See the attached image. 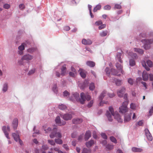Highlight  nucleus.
Listing matches in <instances>:
<instances>
[{
    "mask_svg": "<svg viewBox=\"0 0 153 153\" xmlns=\"http://www.w3.org/2000/svg\"><path fill=\"white\" fill-rule=\"evenodd\" d=\"M91 99V97L88 95V93L85 94L82 92L80 94V98L79 99V102L81 104H84L86 100L89 101Z\"/></svg>",
    "mask_w": 153,
    "mask_h": 153,
    "instance_id": "1",
    "label": "nucleus"
},
{
    "mask_svg": "<svg viewBox=\"0 0 153 153\" xmlns=\"http://www.w3.org/2000/svg\"><path fill=\"white\" fill-rule=\"evenodd\" d=\"M109 111L111 113V115L114 116V118L117 120L119 122H122L123 120L121 118L120 116L118 113L117 112H114V109L112 107L110 106L109 107Z\"/></svg>",
    "mask_w": 153,
    "mask_h": 153,
    "instance_id": "2",
    "label": "nucleus"
},
{
    "mask_svg": "<svg viewBox=\"0 0 153 153\" xmlns=\"http://www.w3.org/2000/svg\"><path fill=\"white\" fill-rule=\"evenodd\" d=\"M109 111L111 113V115L114 116V118L117 120L119 122H122L123 120L121 118L120 116L118 113L117 112H114V109L112 107L110 106L109 107Z\"/></svg>",
    "mask_w": 153,
    "mask_h": 153,
    "instance_id": "3",
    "label": "nucleus"
},
{
    "mask_svg": "<svg viewBox=\"0 0 153 153\" xmlns=\"http://www.w3.org/2000/svg\"><path fill=\"white\" fill-rule=\"evenodd\" d=\"M141 42L144 44V48L146 50H148L150 48V44L153 42V39H144L141 41Z\"/></svg>",
    "mask_w": 153,
    "mask_h": 153,
    "instance_id": "4",
    "label": "nucleus"
},
{
    "mask_svg": "<svg viewBox=\"0 0 153 153\" xmlns=\"http://www.w3.org/2000/svg\"><path fill=\"white\" fill-rule=\"evenodd\" d=\"M57 129L56 128H53L51 134L50 135V137L51 138H53L55 137L60 138L62 137V135L59 132H57Z\"/></svg>",
    "mask_w": 153,
    "mask_h": 153,
    "instance_id": "5",
    "label": "nucleus"
},
{
    "mask_svg": "<svg viewBox=\"0 0 153 153\" xmlns=\"http://www.w3.org/2000/svg\"><path fill=\"white\" fill-rule=\"evenodd\" d=\"M128 102L126 101L123 102L122 104V105L119 108V112L123 114H124L126 112H128V108L127 106Z\"/></svg>",
    "mask_w": 153,
    "mask_h": 153,
    "instance_id": "6",
    "label": "nucleus"
},
{
    "mask_svg": "<svg viewBox=\"0 0 153 153\" xmlns=\"http://www.w3.org/2000/svg\"><path fill=\"white\" fill-rule=\"evenodd\" d=\"M2 129L7 138L9 139L10 138L8 136V133L7 131H10V127L7 126V128L6 126H4L2 127Z\"/></svg>",
    "mask_w": 153,
    "mask_h": 153,
    "instance_id": "7",
    "label": "nucleus"
},
{
    "mask_svg": "<svg viewBox=\"0 0 153 153\" xmlns=\"http://www.w3.org/2000/svg\"><path fill=\"white\" fill-rule=\"evenodd\" d=\"M12 136L13 137L14 140L16 141L17 142L18 141H19V142L21 145H22V142L20 139L19 135V134L15 133H13L12 134Z\"/></svg>",
    "mask_w": 153,
    "mask_h": 153,
    "instance_id": "8",
    "label": "nucleus"
},
{
    "mask_svg": "<svg viewBox=\"0 0 153 153\" xmlns=\"http://www.w3.org/2000/svg\"><path fill=\"white\" fill-rule=\"evenodd\" d=\"M33 56L29 54H27L23 56L22 58V60L29 61L32 60L33 59Z\"/></svg>",
    "mask_w": 153,
    "mask_h": 153,
    "instance_id": "9",
    "label": "nucleus"
},
{
    "mask_svg": "<svg viewBox=\"0 0 153 153\" xmlns=\"http://www.w3.org/2000/svg\"><path fill=\"white\" fill-rule=\"evenodd\" d=\"M55 121L56 123L60 126H63L66 123V122L65 121L61 122L60 118L59 116H57L56 117Z\"/></svg>",
    "mask_w": 153,
    "mask_h": 153,
    "instance_id": "10",
    "label": "nucleus"
},
{
    "mask_svg": "<svg viewBox=\"0 0 153 153\" xmlns=\"http://www.w3.org/2000/svg\"><path fill=\"white\" fill-rule=\"evenodd\" d=\"M104 97H105V99H107L108 98V93L105 91H103L101 93L99 97V99L100 100H102Z\"/></svg>",
    "mask_w": 153,
    "mask_h": 153,
    "instance_id": "11",
    "label": "nucleus"
},
{
    "mask_svg": "<svg viewBox=\"0 0 153 153\" xmlns=\"http://www.w3.org/2000/svg\"><path fill=\"white\" fill-rule=\"evenodd\" d=\"M72 117V115L70 114H66L62 116V118L65 120H70Z\"/></svg>",
    "mask_w": 153,
    "mask_h": 153,
    "instance_id": "12",
    "label": "nucleus"
},
{
    "mask_svg": "<svg viewBox=\"0 0 153 153\" xmlns=\"http://www.w3.org/2000/svg\"><path fill=\"white\" fill-rule=\"evenodd\" d=\"M82 43L84 45H90L92 43V41L89 39H84L82 41Z\"/></svg>",
    "mask_w": 153,
    "mask_h": 153,
    "instance_id": "13",
    "label": "nucleus"
},
{
    "mask_svg": "<svg viewBox=\"0 0 153 153\" xmlns=\"http://www.w3.org/2000/svg\"><path fill=\"white\" fill-rule=\"evenodd\" d=\"M125 91V88L124 87H122L121 89L117 93L119 97H122L123 96V94Z\"/></svg>",
    "mask_w": 153,
    "mask_h": 153,
    "instance_id": "14",
    "label": "nucleus"
},
{
    "mask_svg": "<svg viewBox=\"0 0 153 153\" xmlns=\"http://www.w3.org/2000/svg\"><path fill=\"white\" fill-rule=\"evenodd\" d=\"M91 132L90 131H87L85 134V140L87 141L91 137Z\"/></svg>",
    "mask_w": 153,
    "mask_h": 153,
    "instance_id": "15",
    "label": "nucleus"
},
{
    "mask_svg": "<svg viewBox=\"0 0 153 153\" xmlns=\"http://www.w3.org/2000/svg\"><path fill=\"white\" fill-rule=\"evenodd\" d=\"M61 75L62 76H65L66 74V68L65 65L62 66L61 69Z\"/></svg>",
    "mask_w": 153,
    "mask_h": 153,
    "instance_id": "16",
    "label": "nucleus"
},
{
    "mask_svg": "<svg viewBox=\"0 0 153 153\" xmlns=\"http://www.w3.org/2000/svg\"><path fill=\"white\" fill-rule=\"evenodd\" d=\"M82 122V120L80 118L74 119L72 120V122L74 124H79Z\"/></svg>",
    "mask_w": 153,
    "mask_h": 153,
    "instance_id": "17",
    "label": "nucleus"
},
{
    "mask_svg": "<svg viewBox=\"0 0 153 153\" xmlns=\"http://www.w3.org/2000/svg\"><path fill=\"white\" fill-rule=\"evenodd\" d=\"M18 125V120L17 118H15L13 122L12 126L14 129L17 128Z\"/></svg>",
    "mask_w": 153,
    "mask_h": 153,
    "instance_id": "18",
    "label": "nucleus"
},
{
    "mask_svg": "<svg viewBox=\"0 0 153 153\" xmlns=\"http://www.w3.org/2000/svg\"><path fill=\"white\" fill-rule=\"evenodd\" d=\"M131 113L129 114H126L124 116V121L125 122H127L129 121L131 119Z\"/></svg>",
    "mask_w": 153,
    "mask_h": 153,
    "instance_id": "19",
    "label": "nucleus"
},
{
    "mask_svg": "<svg viewBox=\"0 0 153 153\" xmlns=\"http://www.w3.org/2000/svg\"><path fill=\"white\" fill-rule=\"evenodd\" d=\"M143 80L144 81H147L149 78V76L146 71H144L142 74Z\"/></svg>",
    "mask_w": 153,
    "mask_h": 153,
    "instance_id": "20",
    "label": "nucleus"
},
{
    "mask_svg": "<svg viewBox=\"0 0 153 153\" xmlns=\"http://www.w3.org/2000/svg\"><path fill=\"white\" fill-rule=\"evenodd\" d=\"M153 35V33H151L150 35L149 34H147L146 33H141L140 35V37H141V38H148L151 36Z\"/></svg>",
    "mask_w": 153,
    "mask_h": 153,
    "instance_id": "21",
    "label": "nucleus"
},
{
    "mask_svg": "<svg viewBox=\"0 0 153 153\" xmlns=\"http://www.w3.org/2000/svg\"><path fill=\"white\" fill-rule=\"evenodd\" d=\"M94 144V141L93 140H91L90 141L86 142L85 143V145L87 148H90Z\"/></svg>",
    "mask_w": 153,
    "mask_h": 153,
    "instance_id": "22",
    "label": "nucleus"
},
{
    "mask_svg": "<svg viewBox=\"0 0 153 153\" xmlns=\"http://www.w3.org/2000/svg\"><path fill=\"white\" fill-rule=\"evenodd\" d=\"M132 151L134 152H141L143 151V149L141 148L133 147L132 148Z\"/></svg>",
    "mask_w": 153,
    "mask_h": 153,
    "instance_id": "23",
    "label": "nucleus"
},
{
    "mask_svg": "<svg viewBox=\"0 0 153 153\" xmlns=\"http://www.w3.org/2000/svg\"><path fill=\"white\" fill-rule=\"evenodd\" d=\"M86 64L90 67H94L95 66V63L94 62L88 61L86 62Z\"/></svg>",
    "mask_w": 153,
    "mask_h": 153,
    "instance_id": "24",
    "label": "nucleus"
},
{
    "mask_svg": "<svg viewBox=\"0 0 153 153\" xmlns=\"http://www.w3.org/2000/svg\"><path fill=\"white\" fill-rule=\"evenodd\" d=\"M116 67L118 69V70H120L121 73L122 74H124V71L122 70V66L119 63H117L116 65Z\"/></svg>",
    "mask_w": 153,
    "mask_h": 153,
    "instance_id": "25",
    "label": "nucleus"
},
{
    "mask_svg": "<svg viewBox=\"0 0 153 153\" xmlns=\"http://www.w3.org/2000/svg\"><path fill=\"white\" fill-rule=\"evenodd\" d=\"M111 74L114 75H117L118 76H120V74H118V72L116 69L112 68L111 69Z\"/></svg>",
    "mask_w": 153,
    "mask_h": 153,
    "instance_id": "26",
    "label": "nucleus"
},
{
    "mask_svg": "<svg viewBox=\"0 0 153 153\" xmlns=\"http://www.w3.org/2000/svg\"><path fill=\"white\" fill-rule=\"evenodd\" d=\"M80 74L81 76L83 78H85L86 76L85 71L82 69H80Z\"/></svg>",
    "mask_w": 153,
    "mask_h": 153,
    "instance_id": "27",
    "label": "nucleus"
},
{
    "mask_svg": "<svg viewBox=\"0 0 153 153\" xmlns=\"http://www.w3.org/2000/svg\"><path fill=\"white\" fill-rule=\"evenodd\" d=\"M121 53H118L117 55V57H116V59L120 62V63H122L123 61L121 59Z\"/></svg>",
    "mask_w": 153,
    "mask_h": 153,
    "instance_id": "28",
    "label": "nucleus"
},
{
    "mask_svg": "<svg viewBox=\"0 0 153 153\" xmlns=\"http://www.w3.org/2000/svg\"><path fill=\"white\" fill-rule=\"evenodd\" d=\"M106 115L108 120L110 121H112V118L111 115L108 111H107Z\"/></svg>",
    "mask_w": 153,
    "mask_h": 153,
    "instance_id": "29",
    "label": "nucleus"
},
{
    "mask_svg": "<svg viewBox=\"0 0 153 153\" xmlns=\"http://www.w3.org/2000/svg\"><path fill=\"white\" fill-rule=\"evenodd\" d=\"M141 63L143 66L144 67L147 71H149L150 70V69L147 66L146 63L144 61H142Z\"/></svg>",
    "mask_w": 153,
    "mask_h": 153,
    "instance_id": "30",
    "label": "nucleus"
},
{
    "mask_svg": "<svg viewBox=\"0 0 153 153\" xmlns=\"http://www.w3.org/2000/svg\"><path fill=\"white\" fill-rule=\"evenodd\" d=\"M134 50L135 51L138 52L140 54H142L143 53V51L141 49L138 48H134Z\"/></svg>",
    "mask_w": 153,
    "mask_h": 153,
    "instance_id": "31",
    "label": "nucleus"
},
{
    "mask_svg": "<svg viewBox=\"0 0 153 153\" xmlns=\"http://www.w3.org/2000/svg\"><path fill=\"white\" fill-rule=\"evenodd\" d=\"M54 141L56 143L58 144H62L63 143L62 140L60 139H56Z\"/></svg>",
    "mask_w": 153,
    "mask_h": 153,
    "instance_id": "32",
    "label": "nucleus"
},
{
    "mask_svg": "<svg viewBox=\"0 0 153 153\" xmlns=\"http://www.w3.org/2000/svg\"><path fill=\"white\" fill-rule=\"evenodd\" d=\"M101 8V6L100 4L97 5L94 8L93 11L94 12H97V10H100Z\"/></svg>",
    "mask_w": 153,
    "mask_h": 153,
    "instance_id": "33",
    "label": "nucleus"
},
{
    "mask_svg": "<svg viewBox=\"0 0 153 153\" xmlns=\"http://www.w3.org/2000/svg\"><path fill=\"white\" fill-rule=\"evenodd\" d=\"M26 45L25 43H23L21 45L18 47V49L22 51L25 49V45Z\"/></svg>",
    "mask_w": 153,
    "mask_h": 153,
    "instance_id": "34",
    "label": "nucleus"
},
{
    "mask_svg": "<svg viewBox=\"0 0 153 153\" xmlns=\"http://www.w3.org/2000/svg\"><path fill=\"white\" fill-rule=\"evenodd\" d=\"M110 139L112 142L115 143H117L116 139L113 136L110 137Z\"/></svg>",
    "mask_w": 153,
    "mask_h": 153,
    "instance_id": "35",
    "label": "nucleus"
},
{
    "mask_svg": "<svg viewBox=\"0 0 153 153\" xmlns=\"http://www.w3.org/2000/svg\"><path fill=\"white\" fill-rule=\"evenodd\" d=\"M107 31H103L100 33V35L102 37L105 36L107 35Z\"/></svg>",
    "mask_w": 153,
    "mask_h": 153,
    "instance_id": "36",
    "label": "nucleus"
},
{
    "mask_svg": "<svg viewBox=\"0 0 153 153\" xmlns=\"http://www.w3.org/2000/svg\"><path fill=\"white\" fill-rule=\"evenodd\" d=\"M106 147L109 150H111L114 149V145L108 144L106 146Z\"/></svg>",
    "mask_w": 153,
    "mask_h": 153,
    "instance_id": "37",
    "label": "nucleus"
},
{
    "mask_svg": "<svg viewBox=\"0 0 153 153\" xmlns=\"http://www.w3.org/2000/svg\"><path fill=\"white\" fill-rule=\"evenodd\" d=\"M58 107L59 109L62 110H64L66 108V106L64 105L63 104L59 105V106Z\"/></svg>",
    "mask_w": 153,
    "mask_h": 153,
    "instance_id": "38",
    "label": "nucleus"
},
{
    "mask_svg": "<svg viewBox=\"0 0 153 153\" xmlns=\"http://www.w3.org/2000/svg\"><path fill=\"white\" fill-rule=\"evenodd\" d=\"M105 71L107 74L109 76L111 74V70H110L109 68L108 67L106 68L105 69Z\"/></svg>",
    "mask_w": 153,
    "mask_h": 153,
    "instance_id": "39",
    "label": "nucleus"
},
{
    "mask_svg": "<svg viewBox=\"0 0 153 153\" xmlns=\"http://www.w3.org/2000/svg\"><path fill=\"white\" fill-rule=\"evenodd\" d=\"M91 151L90 149H88L86 148H84L82 151V153H88L89 152H91Z\"/></svg>",
    "mask_w": 153,
    "mask_h": 153,
    "instance_id": "40",
    "label": "nucleus"
},
{
    "mask_svg": "<svg viewBox=\"0 0 153 153\" xmlns=\"http://www.w3.org/2000/svg\"><path fill=\"white\" fill-rule=\"evenodd\" d=\"M73 96L74 98L77 100L79 97V94L77 93H75L73 94Z\"/></svg>",
    "mask_w": 153,
    "mask_h": 153,
    "instance_id": "41",
    "label": "nucleus"
},
{
    "mask_svg": "<svg viewBox=\"0 0 153 153\" xmlns=\"http://www.w3.org/2000/svg\"><path fill=\"white\" fill-rule=\"evenodd\" d=\"M129 64L131 66H134L135 65V61L132 59H130L129 61Z\"/></svg>",
    "mask_w": 153,
    "mask_h": 153,
    "instance_id": "42",
    "label": "nucleus"
},
{
    "mask_svg": "<svg viewBox=\"0 0 153 153\" xmlns=\"http://www.w3.org/2000/svg\"><path fill=\"white\" fill-rule=\"evenodd\" d=\"M8 88L7 85L6 83H5L3 87V91L4 92H5L7 91Z\"/></svg>",
    "mask_w": 153,
    "mask_h": 153,
    "instance_id": "43",
    "label": "nucleus"
},
{
    "mask_svg": "<svg viewBox=\"0 0 153 153\" xmlns=\"http://www.w3.org/2000/svg\"><path fill=\"white\" fill-rule=\"evenodd\" d=\"M145 134L146 136L147 137V136H149V135H151V134H150V132L149 131V130L147 128H146L145 130Z\"/></svg>",
    "mask_w": 153,
    "mask_h": 153,
    "instance_id": "44",
    "label": "nucleus"
},
{
    "mask_svg": "<svg viewBox=\"0 0 153 153\" xmlns=\"http://www.w3.org/2000/svg\"><path fill=\"white\" fill-rule=\"evenodd\" d=\"M36 50V49L35 48H29L27 49V51L28 52L30 53H32Z\"/></svg>",
    "mask_w": 153,
    "mask_h": 153,
    "instance_id": "45",
    "label": "nucleus"
},
{
    "mask_svg": "<svg viewBox=\"0 0 153 153\" xmlns=\"http://www.w3.org/2000/svg\"><path fill=\"white\" fill-rule=\"evenodd\" d=\"M146 63L149 67H151L153 65L152 62L150 60L147 61Z\"/></svg>",
    "mask_w": 153,
    "mask_h": 153,
    "instance_id": "46",
    "label": "nucleus"
},
{
    "mask_svg": "<svg viewBox=\"0 0 153 153\" xmlns=\"http://www.w3.org/2000/svg\"><path fill=\"white\" fill-rule=\"evenodd\" d=\"M95 88L94 85V83H91L89 86V88L91 90H93Z\"/></svg>",
    "mask_w": 153,
    "mask_h": 153,
    "instance_id": "47",
    "label": "nucleus"
},
{
    "mask_svg": "<svg viewBox=\"0 0 153 153\" xmlns=\"http://www.w3.org/2000/svg\"><path fill=\"white\" fill-rule=\"evenodd\" d=\"M129 55L131 56V57L134 58H136L137 57V55L136 53H133L132 52L129 53Z\"/></svg>",
    "mask_w": 153,
    "mask_h": 153,
    "instance_id": "48",
    "label": "nucleus"
},
{
    "mask_svg": "<svg viewBox=\"0 0 153 153\" xmlns=\"http://www.w3.org/2000/svg\"><path fill=\"white\" fill-rule=\"evenodd\" d=\"M19 8L20 10H23L25 8V6L24 4H20L19 5Z\"/></svg>",
    "mask_w": 153,
    "mask_h": 153,
    "instance_id": "49",
    "label": "nucleus"
},
{
    "mask_svg": "<svg viewBox=\"0 0 153 153\" xmlns=\"http://www.w3.org/2000/svg\"><path fill=\"white\" fill-rule=\"evenodd\" d=\"M10 5L7 4H5L3 6V7L6 9H8L10 7Z\"/></svg>",
    "mask_w": 153,
    "mask_h": 153,
    "instance_id": "50",
    "label": "nucleus"
},
{
    "mask_svg": "<svg viewBox=\"0 0 153 153\" xmlns=\"http://www.w3.org/2000/svg\"><path fill=\"white\" fill-rule=\"evenodd\" d=\"M48 143L52 145H55V144L53 140H48Z\"/></svg>",
    "mask_w": 153,
    "mask_h": 153,
    "instance_id": "51",
    "label": "nucleus"
},
{
    "mask_svg": "<svg viewBox=\"0 0 153 153\" xmlns=\"http://www.w3.org/2000/svg\"><path fill=\"white\" fill-rule=\"evenodd\" d=\"M101 136L103 138H104L105 139H107V136L105 133H102L101 134Z\"/></svg>",
    "mask_w": 153,
    "mask_h": 153,
    "instance_id": "52",
    "label": "nucleus"
},
{
    "mask_svg": "<svg viewBox=\"0 0 153 153\" xmlns=\"http://www.w3.org/2000/svg\"><path fill=\"white\" fill-rule=\"evenodd\" d=\"M76 73L70 72L69 73L70 76L72 77H74L76 74Z\"/></svg>",
    "mask_w": 153,
    "mask_h": 153,
    "instance_id": "53",
    "label": "nucleus"
},
{
    "mask_svg": "<svg viewBox=\"0 0 153 153\" xmlns=\"http://www.w3.org/2000/svg\"><path fill=\"white\" fill-rule=\"evenodd\" d=\"M128 82L131 85H132L133 84L134 81L132 79L130 78L128 79Z\"/></svg>",
    "mask_w": 153,
    "mask_h": 153,
    "instance_id": "54",
    "label": "nucleus"
},
{
    "mask_svg": "<svg viewBox=\"0 0 153 153\" xmlns=\"http://www.w3.org/2000/svg\"><path fill=\"white\" fill-rule=\"evenodd\" d=\"M93 103V100L91 101L88 104V108L91 107L92 106Z\"/></svg>",
    "mask_w": 153,
    "mask_h": 153,
    "instance_id": "55",
    "label": "nucleus"
},
{
    "mask_svg": "<svg viewBox=\"0 0 153 153\" xmlns=\"http://www.w3.org/2000/svg\"><path fill=\"white\" fill-rule=\"evenodd\" d=\"M111 8V7L109 5H106L104 7V9L105 10H109Z\"/></svg>",
    "mask_w": 153,
    "mask_h": 153,
    "instance_id": "56",
    "label": "nucleus"
},
{
    "mask_svg": "<svg viewBox=\"0 0 153 153\" xmlns=\"http://www.w3.org/2000/svg\"><path fill=\"white\" fill-rule=\"evenodd\" d=\"M121 81L118 79L117 80L116 82V84L118 86L121 85Z\"/></svg>",
    "mask_w": 153,
    "mask_h": 153,
    "instance_id": "57",
    "label": "nucleus"
},
{
    "mask_svg": "<svg viewBox=\"0 0 153 153\" xmlns=\"http://www.w3.org/2000/svg\"><path fill=\"white\" fill-rule=\"evenodd\" d=\"M114 7L117 9H120L121 8V6L120 4H116L115 5Z\"/></svg>",
    "mask_w": 153,
    "mask_h": 153,
    "instance_id": "58",
    "label": "nucleus"
},
{
    "mask_svg": "<svg viewBox=\"0 0 153 153\" xmlns=\"http://www.w3.org/2000/svg\"><path fill=\"white\" fill-rule=\"evenodd\" d=\"M106 25L105 24H103L102 25L99 27V30H101L103 28H105L106 27Z\"/></svg>",
    "mask_w": 153,
    "mask_h": 153,
    "instance_id": "59",
    "label": "nucleus"
},
{
    "mask_svg": "<svg viewBox=\"0 0 153 153\" xmlns=\"http://www.w3.org/2000/svg\"><path fill=\"white\" fill-rule=\"evenodd\" d=\"M130 108L132 109H134L135 108L136 106L134 104L131 103L130 105Z\"/></svg>",
    "mask_w": 153,
    "mask_h": 153,
    "instance_id": "60",
    "label": "nucleus"
},
{
    "mask_svg": "<svg viewBox=\"0 0 153 153\" xmlns=\"http://www.w3.org/2000/svg\"><path fill=\"white\" fill-rule=\"evenodd\" d=\"M102 22L101 21L96 22L95 23V24L96 25H102Z\"/></svg>",
    "mask_w": 153,
    "mask_h": 153,
    "instance_id": "61",
    "label": "nucleus"
},
{
    "mask_svg": "<svg viewBox=\"0 0 153 153\" xmlns=\"http://www.w3.org/2000/svg\"><path fill=\"white\" fill-rule=\"evenodd\" d=\"M35 71V69H33L32 70H31L30 71H29V72L28 73V74L29 75H31L33 74Z\"/></svg>",
    "mask_w": 153,
    "mask_h": 153,
    "instance_id": "62",
    "label": "nucleus"
},
{
    "mask_svg": "<svg viewBox=\"0 0 153 153\" xmlns=\"http://www.w3.org/2000/svg\"><path fill=\"white\" fill-rule=\"evenodd\" d=\"M148 140L150 141H151L152 140V137L151 135H149V136H147V137H146Z\"/></svg>",
    "mask_w": 153,
    "mask_h": 153,
    "instance_id": "63",
    "label": "nucleus"
},
{
    "mask_svg": "<svg viewBox=\"0 0 153 153\" xmlns=\"http://www.w3.org/2000/svg\"><path fill=\"white\" fill-rule=\"evenodd\" d=\"M153 113V107H152L150 109L149 111V116H150L152 115V114Z\"/></svg>",
    "mask_w": 153,
    "mask_h": 153,
    "instance_id": "64",
    "label": "nucleus"
}]
</instances>
